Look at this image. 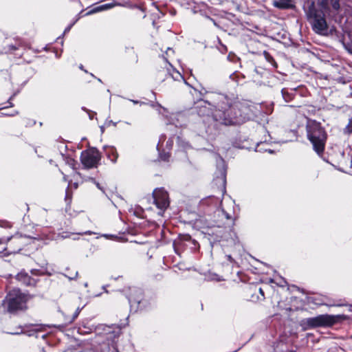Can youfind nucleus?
<instances>
[{"label":"nucleus","instance_id":"nucleus-15","mask_svg":"<svg viewBox=\"0 0 352 352\" xmlns=\"http://www.w3.org/2000/svg\"><path fill=\"white\" fill-rule=\"evenodd\" d=\"M105 154L109 160H110L113 163H116L118 158V153L116 148L113 146H109L105 148Z\"/></svg>","mask_w":352,"mask_h":352},{"label":"nucleus","instance_id":"nucleus-2","mask_svg":"<svg viewBox=\"0 0 352 352\" xmlns=\"http://www.w3.org/2000/svg\"><path fill=\"white\" fill-rule=\"evenodd\" d=\"M305 131L307 139L311 144L314 151L323 159L328 140V133L324 126L316 120L307 118Z\"/></svg>","mask_w":352,"mask_h":352},{"label":"nucleus","instance_id":"nucleus-16","mask_svg":"<svg viewBox=\"0 0 352 352\" xmlns=\"http://www.w3.org/2000/svg\"><path fill=\"white\" fill-rule=\"evenodd\" d=\"M72 197H73V192L72 188L69 186V184L68 185L67 188L65 190V201L66 203V210H67L69 208H70V206L72 201Z\"/></svg>","mask_w":352,"mask_h":352},{"label":"nucleus","instance_id":"nucleus-13","mask_svg":"<svg viewBox=\"0 0 352 352\" xmlns=\"http://www.w3.org/2000/svg\"><path fill=\"white\" fill-rule=\"evenodd\" d=\"M216 177L213 179V184L219 188L222 195L226 192V170L221 168L216 173Z\"/></svg>","mask_w":352,"mask_h":352},{"label":"nucleus","instance_id":"nucleus-27","mask_svg":"<svg viewBox=\"0 0 352 352\" xmlns=\"http://www.w3.org/2000/svg\"><path fill=\"white\" fill-rule=\"evenodd\" d=\"M135 11H136L135 14L138 15L140 17L144 18L146 16L144 9L138 7L135 10Z\"/></svg>","mask_w":352,"mask_h":352},{"label":"nucleus","instance_id":"nucleus-36","mask_svg":"<svg viewBox=\"0 0 352 352\" xmlns=\"http://www.w3.org/2000/svg\"><path fill=\"white\" fill-rule=\"evenodd\" d=\"M3 243V240L0 238V245L2 244Z\"/></svg>","mask_w":352,"mask_h":352},{"label":"nucleus","instance_id":"nucleus-28","mask_svg":"<svg viewBox=\"0 0 352 352\" xmlns=\"http://www.w3.org/2000/svg\"><path fill=\"white\" fill-rule=\"evenodd\" d=\"M67 163L73 168L75 169L76 162L74 159L72 157H67Z\"/></svg>","mask_w":352,"mask_h":352},{"label":"nucleus","instance_id":"nucleus-4","mask_svg":"<svg viewBox=\"0 0 352 352\" xmlns=\"http://www.w3.org/2000/svg\"><path fill=\"white\" fill-rule=\"evenodd\" d=\"M347 319L342 315L320 314L316 317L304 318L300 321V327L303 330L314 329L320 327L329 328Z\"/></svg>","mask_w":352,"mask_h":352},{"label":"nucleus","instance_id":"nucleus-14","mask_svg":"<svg viewBox=\"0 0 352 352\" xmlns=\"http://www.w3.org/2000/svg\"><path fill=\"white\" fill-rule=\"evenodd\" d=\"M248 295L250 296V300L256 302L257 300H263L265 299V293L261 287L257 285L250 286L248 289Z\"/></svg>","mask_w":352,"mask_h":352},{"label":"nucleus","instance_id":"nucleus-30","mask_svg":"<svg viewBox=\"0 0 352 352\" xmlns=\"http://www.w3.org/2000/svg\"><path fill=\"white\" fill-rule=\"evenodd\" d=\"M30 272H31L32 275L36 276H39L41 274L40 270H36V269L32 270L30 271Z\"/></svg>","mask_w":352,"mask_h":352},{"label":"nucleus","instance_id":"nucleus-32","mask_svg":"<svg viewBox=\"0 0 352 352\" xmlns=\"http://www.w3.org/2000/svg\"><path fill=\"white\" fill-rule=\"evenodd\" d=\"M104 6H100V7L96 8L95 10H96V11L102 10L104 9Z\"/></svg>","mask_w":352,"mask_h":352},{"label":"nucleus","instance_id":"nucleus-20","mask_svg":"<svg viewBox=\"0 0 352 352\" xmlns=\"http://www.w3.org/2000/svg\"><path fill=\"white\" fill-rule=\"evenodd\" d=\"M343 132L346 135H351L352 133V117L349 120V122L344 128Z\"/></svg>","mask_w":352,"mask_h":352},{"label":"nucleus","instance_id":"nucleus-18","mask_svg":"<svg viewBox=\"0 0 352 352\" xmlns=\"http://www.w3.org/2000/svg\"><path fill=\"white\" fill-rule=\"evenodd\" d=\"M263 56H264L265 58L266 59V60L268 63H270L274 68L278 67V65H277L276 62L275 61L274 58L268 52L264 51Z\"/></svg>","mask_w":352,"mask_h":352},{"label":"nucleus","instance_id":"nucleus-34","mask_svg":"<svg viewBox=\"0 0 352 352\" xmlns=\"http://www.w3.org/2000/svg\"><path fill=\"white\" fill-rule=\"evenodd\" d=\"M235 76H236V74L234 73V74L230 75V78L234 80Z\"/></svg>","mask_w":352,"mask_h":352},{"label":"nucleus","instance_id":"nucleus-19","mask_svg":"<svg viewBox=\"0 0 352 352\" xmlns=\"http://www.w3.org/2000/svg\"><path fill=\"white\" fill-rule=\"evenodd\" d=\"M329 0H320L318 3L319 6L321 8L320 10L324 12L329 11Z\"/></svg>","mask_w":352,"mask_h":352},{"label":"nucleus","instance_id":"nucleus-29","mask_svg":"<svg viewBox=\"0 0 352 352\" xmlns=\"http://www.w3.org/2000/svg\"><path fill=\"white\" fill-rule=\"evenodd\" d=\"M308 301H309V302L314 303V304L318 305H321L323 304L322 302H317L316 299L313 298V297L309 298Z\"/></svg>","mask_w":352,"mask_h":352},{"label":"nucleus","instance_id":"nucleus-21","mask_svg":"<svg viewBox=\"0 0 352 352\" xmlns=\"http://www.w3.org/2000/svg\"><path fill=\"white\" fill-rule=\"evenodd\" d=\"M167 74L169 77H171L174 80H179V78L184 80V77L182 76V74L177 72V71H173V73H170L167 72Z\"/></svg>","mask_w":352,"mask_h":352},{"label":"nucleus","instance_id":"nucleus-25","mask_svg":"<svg viewBox=\"0 0 352 352\" xmlns=\"http://www.w3.org/2000/svg\"><path fill=\"white\" fill-rule=\"evenodd\" d=\"M282 95L283 96V98L286 102H289L292 99V97L290 94L288 93V91L285 89H283L282 91Z\"/></svg>","mask_w":352,"mask_h":352},{"label":"nucleus","instance_id":"nucleus-3","mask_svg":"<svg viewBox=\"0 0 352 352\" xmlns=\"http://www.w3.org/2000/svg\"><path fill=\"white\" fill-rule=\"evenodd\" d=\"M38 294L23 292L20 288L14 287L6 294L2 305L11 314H18L28 309V302Z\"/></svg>","mask_w":352,"mask_h":352},{"label":"nucleus","instance_id":"nucleus-26","mask_svg":"<svg viewBox=\"0 0 352 352\" xmlns=\"http://www.w3.org/2000/svg\"><path fill=\"white\" fill-rule=\"evenodd\" d=\"M170 157V154L169 153H160V159L164 162H168Z\"/></svg>","mask_w":352,"mask_h":352},{"label":"nucleus","instance_id":"nucleus-37","mask_svg":"<svg viewBox=\"0 0 352 352\" xmlns=\"http://www.w3.org/2000/svg\"><path fill=\"white\" fill-rule=\"evenodd\" d=\"M69 29H70V27H68L67 28H66V29H65V32H66V31H69Z\"/></svg>","mask_w":352,"mask_h":352},{"label":"nucleus","instance_id":"nucleus-8","mask_svg":"<svg viewBox=\"0 0 352 352\" xmlns=\"http://www.w3.org/2000/svg\"><path fill=\"white\" fill-rule=\"evenodd\" d=\"M217 217L218 219L214 220L216 226L222 228V230L220 231V234L217 235V238H223L224 233H230L234 231L235 219L223 209L218 211Z\"/></svg>","mask_w":352,"mask_h":352},{"label":"nucleus","instance_id":"nucleus-9","mask_svg":"<svg viewBox=\"0 0 352 352\" xmlns=\"http://www.w3.org/2000/svg\"><path fill=\"white\" fill-rule=\"evenodd\" d=\"M309 16L313 19L312 28L318 34H324L328 30L324 12L313 8L309 10Z\"/></svg>","mask_w":352,"mask_h":352},{"label":"nucleus","instance_id":"nucleus-1","mask_svg":"<svg viewBox=\"0 0 352 352\" xmlns=\"http://www.w3.org/2000/svg\"><path fill=\"white\" fill-rule=\"evenodd\" d=\"M210 102L214 111L206 123V135L213 138L220 133L221 126H238L249 121L253 116L252 106L246 102L234 100L222 94L212 95Z\"/></svg>","mask_w":352,"mask_h":352},{"label":"nucleus","instance_id":"nucleus-11","mask_svg":"<svg viewBox=\"0 0 352 352\" xmlns=\"http://www.w3.org/2000/svg\"><path fill=\"white\" fill-rule=\"evenodd\" d=\"M153 204L160 210V214H162L170 205V199L168 192L164 188H157L152 193Z\"/></svg>","mask_w":352,"mask_h":352},{"label":"nucleus","instance_id":"nucleus-24","mask_svg":"<svg viewBox=\"0 0 352 352\" xmlns=\"http://www.w3.org/2000/svg\"><path fill=\"white\" fill-rule=\"evenodd\" d=\"M329 3H331L333 9L336 11H338L340 6V0H329Z\"/></svg>","mask_w":352,"mask_h":352},{"label":"nucleus","instance_id":"nucleus-33","mask_svg":"<svg viewBox=\"0 0 352 352\" xmlns=\"http://www.w3.org/2000/svg\"><path fill=\"white\" fill-rule=\"evenodd\" d=\"M184 239L185 241H189L190 239V235H186L184 236Z\"/></svg>","mask_w":352,"mask_h":352},{"label":"nucleus","instance_id":"nucleus-6","mask_svg":"<svg viewBox=\"0 0 352 352\" xmlns=\"http://www.w3.org/2000/svg\"><path fill=\"white\" fill-rule=\"evenodd\" d=\"M121 333V329L118 326L100 324L96 329V342L112 347L113 352H120L117 342Z\"/></svg>","mask_w":352,"mask_h":352},{"label":"nucleus","instance_id":"nucleus-38","mask_svg":"<svg viewBox=\"0 0 352 352\" xmlns=\"http://www.w3.org/2000/svg\"><path fill=\"white\" fill-rule=\"evenodd\" d=\"M13 334H17L19 333L18 332H14V333H12Z\"/></svg>","mask_w":352,"mask_h":352},{"label":"nucleus","instance_id":"nucleus-5","mask_svg":"<svg viewBox=\"0 0 352 352\" xmlns=\"http://www.w3.org/2000/svg\"><path fill=\"white\" fill-rule=\"evenodd\" d=\"M216 92L208 93L205 91L202 93L199 91L200 97L197 102H195L193 110L199 117L202 118V121L199 124V129L202 133H206V123H212L209 122L208 118H211L213 113L212 112V108L214 109V105L210 101V98L212 95L216 94Z\"/></svg>","mask_w":352,"mask_h":352},{"label":"nucleus","instance_id":"nucleus-23","mask_svg":"<svg viewBox=\"0 0 352 352\" xmlns=\"http://www.w3.org/2000/svg\"><path fill=\"white\" fill-rule=\"evenodd\" d=\"M234 256L235 257L236 256L235 253H234L233 254H226V257L227 260L232 264V267L234 265L239 267L237 262L235 261V259L233 257Z\"/></svg>","mask_w":352,"mask_h":352},{"label":"nucleus","instance_id":"nucleus-7","mask_svg":"<svg viewBox=\"0 0 352 352\" xmlns=\"http://www.w3.org/2000/svg\"><path fill=\"white\" fill-rule=\"evenodd\" d=\"M128 300L131 310L134 312L145 313L153 309L156 301L151 297H146L144 292L140 288L131 290Z\"/></svg>","mask_w":352,"mask_h":352},{"label":"nucleus","instance_id":"nucleus-12","mask_svg":"<svg viewBox=\"0 0 352 352\" xmlns=\"http://www.w3.org/2000/svg\"><path fill=\"white\" fill-rule=\"evenodd\" d=\"M15 279L22 285L31 288H39L41 287V280L30 276L25 270H22L16 276Z\"/></svg>","mask_w":352,"mask_h":352},{"label":"nucleus","instance_id":"nucleus-35","mask_svg":"<svg viewBox=\"0 0 352 352\" xmlns=\"http://www.w3.org/2000/svg\"><path fill=\"white\" fill-rule=\"evenodd\" d=\"M177 243V242L176 241H175L173 242V246H174V248H176Z\"/></svg>","mask_w":352,"mask_h":352},{"label":"nucleus","instance_id":"nucleus-22","mask_svg":"<svg viewBox=\"0 0 352 352\" xmlns=\"http://www.w3.org/2000/svg\"><path fill=\"white\" fill-rule=\"evenodd\" d=\"M81 311V309L78 307L74 313L72 314V316H71V318H69L68 320H67V322L68 323H72L78 316L80 312Z\"/></svg>","mask_w":352,"mask_h":352},{"label":"nucleus","instance_id":"nucleus-17","mask_svg":"<svg viewBox=\"0 0 352 352\" xmlns=\"http://www.w3.org/2000/svg\"><path fill=\"white\" fill-rule=\"evenodd\" d=\"M291 0H280V1H275L274 5L276 8L279 9H288L291 7Z\"/></svg>","mask_w":352,"mask_h":352},{"label":"nucleus","instance_id":"nucleus-31","mask_svg":"<svg viewBox=\"0 0 352 352\" xmlns=\"http://www.w3.org/2000/svg\"><path fill=\"white\" fill-rule=\"evenodd\" d=\"M13 97H14V95H13V96H12L8 99V102H7L9 104V105L6 106L4 108H8V107H13V104H12V102H11V100L13 98Z\"/></svg>","mask_w":352,"mask_h":352},{"label":"nucleus","instance_id":"nucleus-10","mask_svg":"<svg viewBox=\"0 0 352 352\" xmlns=\"http://www.w3.org/2000/svg\"><path fill=\"white\" fill-rule=\"evenodd\" d=\"M100 160L101 153L94 147L82 151L80 155L81 163L87 168H96Z\"/></svg>","mask_w":352,"mask_h":352}]
</instances>
